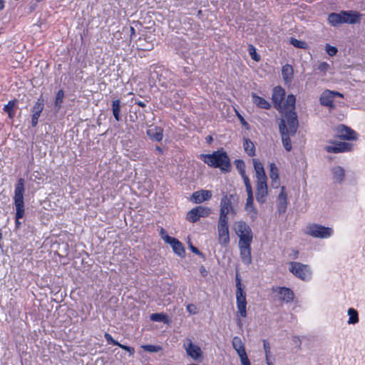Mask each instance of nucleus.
I'll list each match as a JSON object with an SVG mask.
<instances>
[{"instance_id": "nucleus-1", "label": "nucleus", "mask_w": 365, "mask_h": 365, "mask_svg": "<svg viewBox=\"0 0 365 365\" xmlns=\"http://www.w3.org/2000/svg\"><path fill=\"white\" fill-rule=\"evenodd\" d=\"M284 95V90L280 86H276L273 89L272 99L275 108L282 114L279 125V132L284 148L290 151L292 150L290 137L295 135L298 127L297 117L294 112L296 98L292 94L288 95L282 104Z\"/></svg>"}, {"instance_id": "nucleus-2", "label": "nucleus", "mask_w": 365, "mask_h": 365, "mask_svg": "<svg viewBox=\"0 0 365 365\" xmlns=\"http://www.w3.org/2000/svg\"><path fill=\"white\" fill-rule=\"evenodd\" d=\"M234 230L239 237L238 247L242 262L250 265L252 263L251 244L253 240V233L250 227L244 221L235 222Z\"/></svg>"}, {"instance_id": "nucleus-3", "label": "nucleus", "mask_w": 365, "mask_h": 365, "mask_svg": "<svg viewBox=\"0 0 365 365\" xmlns=\"http://www.w3.org/2000/svg\"><path fill=\"white\" fill-rule=\"evenodd\" d=\"M252 163L256 173V198L258 202L262 204L268 195L267 178L262 163L257 159H253Z\"/></svg>"}, {"instance_id": "nucleus-4", "label": "nucleus", "mask_w": 365, "mask_h": 365, "mask_svg": "<svg viewBox=\"0 0 365 365\" xmlns=\"http://www.w3.org/2000/svg\"><path fill=\"white\" fill-rule=\"evenodd\" d=\"M200 158L210 167L219 168L226 172L230 169V158L222 150H218L212 154H201Z\"/></svg>"}, {"instance_id": "nucleus-5", "label": "nucleus", "mask_w": 365, "mask_h": 365, "mask_svg": "<svg viewBox=\"0 0 365 365\" xmlns=\"http://www.w3.org/2000/svg\"><path fill=\"white\" fill-rule=\"evenodd\" d=\"M239 210V197L237 195L224 194L220 200L218 219L229 220L228 215L235 216Z\"/></svg>"}, {"instance_id": "nucleus-6", "label": "nucleus", "mask_w": 365, "mask_h": 365, "mask_svg": "<svg viewBox=\"0 0 365 365\" xmlns=\"http://www.w3.org/2000/svg\"><path fill=\"white\" fill-rule=\"evenodd\" d=\"M304 233L313 237L328 238L332 235L333 230L331 227L313 223L306 227Z\"/></svg>"}, {"instance_id": "nucleus-7", "label": "nucleus", "mask_w": 365, "mask_h": 365, "mask_svg": "<svg viewBox=\"0 0 365 365\" xmlns=\"http://www.w3.org/2000/svg\"><path fill=\"white\" fill-rule=\"evenodd\" d=\"M217 230L218 242L223 247L227 246L230 241L229 220L218 219Z\"/></svg>"}, {"instance_id": "nucleus-8", "label": "nucleus", "mask_w": 365, "mask_h": 365, "mask_svg": "<svg viewBox=\"0 0 365 365\" xmlns=\"http://www.w3.org/2000/svg\"><path fill=\"white\" fill-rule=\"evenodd\" d=\"M289 270L296 277L302 280H308L311 278L312 272L308 265L303 264L300 262H289Z\"/></svg>"}, {"instance_id": "nucleus-9", "label": "nucleus", "mask_w": 365, "mask_h": 365, "mask_svg": "<svg viewBox=\"0 0 365 365\" xmlns=\"http://www.w3.org/2000/svg\"><path fill=\"white\" fill-rule=\"evenodd\" d=\"M212 212L210 207L205 206H197L192 208L187 214V219L191 222H195L200 220V217H206Z\"/></svg>"}, {"instance_id": "nucleus-10", "label": "nucleus", "mask_w": 365, "mask_h": 365, "mask_svg": "<svg viewBox=\"0 0 365 365\" xmlns=\"http://www.w3.org/2000/svg\"><path fill=\"white\" fill-rule=\"evenodd\" d=\"M183 348L187 354L194 360L199 359L202 354L200 347L192 343L190 339H186L183 342Z\"/></svg>"}, {"instance_id": "nucleus-11", "label": "nucleus", "mask_w": 365, "mask_h": 365, "mask_svg": "<svg viewBox=\"0 0 365 365\" xmlns=\"http://www.w3.org/2000/svg\"><path fill=\"white\" fill-rule=\"evenodd\" d=\"M237 313L243 318L247 317L246 293L244 291L236 292Z\"/></svg>"}, {"instance_id": "nucleus-12", "label": "nucleus", "mask_w": 365, "mask_h": 365, "mask_svg": "<svg viewBox=\"0 0 365 365\" xmlns=\"http://www.w3.org/2000/svg\"><path fill=\"white\" fill-rule=\"evenodd\" d=\"M351 147L352 144L351 143L345 142H339L326 146L325 150L328 153H338L349 151L351 150Z\"/></svg>"}, {"instance_id": "nucleus-13", "label": "nucleus", "mask_w": 365, "mask_h": 365, "mask_svg": "<svg viewBox=\"0 0 365 365\" xmlns=\"http://www.w3.org/2000/svg\"><path fill=\"white\" fill-rule=\"evenodd\" d=\"M273 291L277 294L280 301L288 303L294 299V293L289 288L277 287L273 288Z\"/></svg>"}, {"instance_id": "nucleus-14", "label": "nucleus", "mask_w": 365, "mask_h": 365, "mask_svg": "<svg viewBox=\"0 0 365 365\" xmlns=\"http://www.w3.org/2000/svg\"><path fill=\"white\" fill-rule=\"evenodd\" d=\"M342 16L343 24H354L360 22L361 14L356 11H344Z\"/></svg>"}, {"instance_id": "nucleus-15", "label": "nucleus", "mask_w": 365, "mask_h": 365, "mask_svg": "<svg viewBox=\"0 0 365 365\" xmlns=\"http://www.w3.org/2000/svg\"><path fill=\"white\" fill-rule=\"evenodd\" d=\"M43 107L44 104L43 100L38 98V101L35 103L31 110V125L33 127L36 126V125L38 124V118L41 115Z\"/></svg>"}, {"instance_id": "nucleus-16", "label": "nucleus", "mask_w": 365, "mask_h": 365, "mask_svg": "<svg viewBox=\"0 0 365 365\" xmlns=\"http://www.w3.org/2000/svg\"><path fill=\"white\" fill-rule=\"evenodd\" d=\"M287 207V194L284 186L277 197V209L279 213H284Z\"/></svg>"}, {"instance_id": "nucleus-17", "label": "nucleus", "mask_w": 365, "mask_h": 365, "mask_svg": "<svg viewBox=\"0 0 365 365\" xmlns=\"http://www.w3.org/2000/svg\"><path fill=\"white\" fill-rule=\"evenodd\" d=\"M212 195L210 190H201L193 192L191 199L195 203H202L205 200H210Z\"/></svg>"}, {"instance_id": "nucleus-18", "label": "nucleus", "mask_w": 365, "mask_h": 365, "mask_svg": "<svg viewBox=\"0 0 365 365\" xmlns=\"http://www.w3.org/2000/svg\"><path fill=\"white\" fill-rule=\"evenodd\" d=\"M232 346L237 351L240 359L247 357L244 344L240 337L236 336L232 339Z\"/></svg>"}, {"instance_id": "nucleus-19", "label": "nucleus", "mask_w": 365, "mask_h": 365, "mask_svg": "<svg viewBox=\"0 0 365 365\" xmlns=\"http://www.w3.org/2000/svg\"><path fill=\"white\" fill-rule=\"evenodd\" d=\"M253 201V192H248L245 209L250 217L254 220L257 217V212L254 207Z\"/></svg>"}, {"instance_id": "nucleus-20", "label": "nucleus", "mask_w": 365, "mask_h": 365, "mask_svg": "<svg viewBox=\"0 0 365 365\" xmlns=\"http://www.w3.org/2000/svg\"><path fill=\"white\" fill-rule=\"evenodd\" d=\"M337 130L339 133V136L342 139L355 140L356 138V133L351 128L344 125H340L338 127Z\"/></svg>"}, {"instance_id": "nucleus-21", "label": "nucleus", "mask_w": 365, "mask_h": 365, "mask_svg": "<svg viewBox=\"0 0 365 365\" xmlns=\"http://www.w3.org/2000/svg\"><path fill=\"white\" fill-rule=\"evenodd\" d=\"M14 205L17 211V217L22 218L24 215V195L14 193Z\"/></svg>"}, {"instance_id": "nucleus-22", "label": "nucleus", "mask_w": 365, "mask_h": 365, "mask_svg": "<svg viewBox=\"0 0 365 365\" xmlns=\"http://www.w3.org/2000/svg\"><path fill=\"white\" fill-rule=\"evenodd\" d=\"M147 135L152 140L160 141L163 139V129L160 127L151 125L147 130Z\"/></svg>"}, {"instance_id": "nucleus-23", "label": "nucleus", "mask_w": 365, "mask_h": 365, "mask_svg": "<svg viewBox=\"0 0 365 365\" xmlns=\"http://www.w3.org/2000/svg\"><path fill=\"white\" fill-rule=\"evenodd\" d=\"M331 178L335 183H341L345 177V170L341 166H334L331 169Z\"/></svg>"}, {"instance_id": "nucleus-24", "label": "nucleus", "mask_w": 365, "mask_h": 365, "mask_svg": "<svg viewBox=\"0 0 365 365\" xmlns=\"http://www.w3.org/2000/svg\"><path fill=\"white\" fill-rule=\"evenodd\" d=\"M334 93L329 90L324 91L319 98L320 103L328 107H333Z\"/></svg>"}, {"instance_id": "nucleus-25", "label": "nucleus", "mask_w": 365, "mask_h": 365, "mask_svg": "<svg viewBox=\"0 0 365 365\" xmlns=\"http://www.w3.org/2000/svg\"><path fill=\"white\" fill-rule=\"evenodd\" d=\"M104 336H105L108 344L116 345V346L120 347L121 349L129 352L130 355H131V356L134 354L135 350L133 347L120 344L118 341H115L112 337V336L108 333H105Z\"/></svg>"}, {"instance_id": "nucleus-26", "label": "nucleus", "mask_w": 365, "mask_h": 365, "mask_svg": "<svg viewBox=\"0 0 365 365\" xmlns=\"http://www.w3.org/2000/svg\"><path fill=\"white\" fill-rule=\"evenodd\" d=\"M170 242L168 244H170L173 248V250L178 255L182 257L185 255V249L182 246V244L176 238H168Z\"/></svg>"}, {"instance_id": "nucleus-27", "label": "nucleus", "mask_w": 365, "mask_h": 365, "mask_svg": "<svg viewBox=\"0 0 365 365\" xmlns=\"http://www.w3.org/2000/svg\"><path fill=\"white\" fill-rule=\"evenodd\" d=\"M138 49L142 51H150L154 48V43L147 37H140L136 42Z\"/></svg>"}, {"instance_id": "nucleus-28", "label": "nucleus", "mask_w": 365, "mask_h": 365, "mask_svg": "<svg viewBox=\"0 0 365 365\" xmlns=\"http://www.w3.org/2000/svg\"><path fill=\"white\" fill-rule=\"evenodd\" d=\"M294 70L292 66L284 65L282 68V76L286 83H290L293 79Z\"/></svg>"}, {"instance_id": "nucleus-29", "label": "nucleus", "mask_w": 365, "mask_h": 365, "mask_svg": "<svg viewBox=\"0 0 365 365\" xmlns=\"http://www.w3.org/2000/svg\"><path fill=\"white\" fill-rule=\"evenodd\" d=\"M252 100L253 103L260 108L269 109L271 106L267 101L255 93L252 94Z\"/></svg>"}, {"instance_id": "nucleus-30", "label": "nucleus", "mask_w": 365, "mask_h": 365, "mask_svg": "<svg viewBox=\"0 0 365 365\" xmlns=\"http://www.w3.org/2000/svg\"><path fill=\"white\" fill-rule=\"evenodd\" d=\"M328 21L334 26L343 24L342 11L340 13L330 14L328 16Z\"/></svg>"}, {"instance_id": "nucleus-31", "label": "nucleus", "mask_w": 365, "mask_h": 365, "mask_svg": "<svg viewBox=\"0 0 365 365\" xmlns=\"http://www.w3.org/2000/svg\"><path fill=\"white\" fill-rule=\"evenodd\" d=\"M17 101L13 100L9 101V103L4 106V110L8 113L10 119H13L15 116V108L16 107Z\"/></svg>"}, {"instance_id": "nucleus-32", "label": "nucleus", "mask_w": 365, "mask_h": 365, "mask_svg": "<svg viewBox=\"0 0 365 365\" xmlns=\"http://www.w3.org/2000/svg\"><path fill=\"white\" fill-rule=\"evenodd\" d=\"M243 148L245 151L251 157L255 155V147L254 143L248 138L244 139Z\"/></svg>"}, {"instance_id": "nucleus-33", "label": "nucleus", "mask_w": 365, "mask_h": 365, "mask_svg": "<svg viewBox=\"0 0 365 365\" xmlns=\"http://www.w3.org/2000/svg\"><path fill=\"white\" fill-rule=\"evenodd\" d=\"M112 111L113 115L115 120L119 121L120 120V100H115L112 103Z\"/></svg>"}, {"instance_id": "nucleus-34", "label": "nucleus", "mask_w": 365, "mask_h": 365, "mask_svg": "<svg viewBox=\"0 0 365 365\" xmlns=\"http://www.w3.org/2000/svg\"><path fill=\"white\" fill-rule=\"evenodd\" d=\"M63 97H64V92L63 90H59L57 93H56V98H55V108H56L57 110H58L61 107V104L63 103Z\"/></svg>"}, {"instance_id": "nucleus-35", "label": "nucleus", "mask_w": 365, "mask_h": 365, "mask_svg": "<svg viewBox=\"0 0 365 365\" xmlns=\"http://www.w3.org/2000/svg\"><path fill=\"white\" fill-rule=\"evenodd\" d=\"M348 314L349 316V319L348 321L349 324H356L358 322V321H359L358 313L355 309H354L352 308H349L348 309Z\"/></svg>"}, {"instance_id": "nucleus-36", "label": "nucleus", "mask_w": 365, "mask_h": 365, "mask_svg": "<svg viewBox=\"0 0 365 365\" xmlns=\"http://www.w3.org/2000/svg\"><path fill=\"white\" fill-rule=\"evenodd\" d=\"M240 175H242V178H243V180H244L245 185V188H246V192H247V193H248V192H252V185H251V183H250V179H249V178L247 176V175L245 174V170H242L240 171Z\"/></svg>"}, {"instance_id": "nucleus-37", "label": "nucleus", "mask_w": 365, "mask_h": 365, "mask_svg": "<svg viewBox=\"0 0 365 365\" xmlns=\"http://www.w3.org/2000/svg\"><path fill=\"white\" fill-rule=\"evenodd\" d=\"M290 43L296 48H307V44L306 42L297 40V38H291Z\"/></svg>"}, {"instance_id": "nucleus-38", "label": "nucleus", "mask_w": 365, "mask_h": 365, "mask_svg": "<svg viewBox=\"0 0 365 365\" xmlns=\"http://www.w3.org/2000/svg\"><path fill=\"white\" fill-rule=\"evenodd\" d=\"M24 180L22 178H20L18 180L17 184L16 185L14 193L24 195Z\"/></svg>"}, {"instance_id": "nucleus-39", "label": "nucleus", "mask_w": 365, "mask_h": 365, "mask_svg": "<svg viewBox=\"0 0 365 365\" xmlns=\"http://www.w3.org/2000/svg\"><path fill=\"white\" fill-rule=\"evenodd\" d=\"M269 170V177L271 179H277L279 178V170L277 167L274 163H271Z\"/></svg>"}, {"instance_id": "nucleus-40", "label": "nucleus", "mask_w": 365, "mask_h": 365, "mask_svg": "<svg viewBox=\"0 0 365 365\" xmlns=\"http://www.w3.org/2000/svg\"><path fill=\"white\" fill-rule=\"evenodd\" d=\"M141 348L148 352H158L162 349V348L159 346H154V345H143Z\"/></svg>"}, {"instance_id": "nucleus-41", "label": "nucleus", "mask_w": 365, "mask_h": 365, "mask_svg": "<svg viewBox=\"0 0 365 365\" xmlns=\"http://www.w3.org/2000/svg\"><path fill=\"white\" fill-rule=\"evenodd\" d=\"M249 54L252 57V58L255 61H259L260 60L259 56L257 53L256 49L254 46L250 45L248 48Z\"/></svg>"}, {"instance_id": "nucleus-42", "label": "nucleus", "mask_w": 365, "mask_h": 365, "mask_svg": "<svg viewBox=\"0 0 365 365\" xmlns=\"http://www.w3.org/2000/svg\"><path fill=\"white\" fill-rule=\"evenodd\" d=\"M150 319L153 322H166L167 317L165 314L156 313L151 314Z\"/></svg>"}, {"instance_id": "nucleus-43", "label": "nucleus", "mask_w": 365, "mask_h": 365, "mask_svg": "<svg viewBox=\"0 0 365 365\" xmlns=\"http://www.w3.org/2000/svg\"><path fill=\"white\" fill-rule=\"evenodd\" d=\"M263 347L265 352V358H269L271 354V347L266 340H263Z\"/></svg>"}, {"instance_id": "nucleus-44", "label": "nucleus", "mask_w": 365, "mask_h": 365, "mask_svg": "<svg viewBox=\"0 0 365 365\" xmlns=\"http://www.w3.org/2000/svg\"><path fill=\"white\" fill-rule=\"evenodd\" d=\"M326 51L327 53L331 56H335L337 53V48L336 47L331 46L330 45H327L326 46Z\"/></svg>"}, {"instance_id": "nucleus-45", "label": "nucleus", "mask_w": 365, "mask_h": 365, "mask_svg": "<svg viewBox=\"0 0 365 365\" xmlns=\"http://www.w3.org/2000/svg\"><path fill=\"white\" fill-rule=\"evenodd\" d=\"M160 235L161 237V238L166 242V243H168L170 242V240H168V238H173L172 237H170L166 231L165 230V229L163 228H161L160 230Z\"/></svg>"}, {"instance_id": "nucleus-46", "label": "nucleus", "mask_w": 365, "mask_h": 365, "mask_svg": "<svg viewBox=\"0 0 365 365\" xmlns=\"http://www.w3.org/2000/svg\"><path fill=\"white\" fill-rule=\"evenodd\" d=\"M329 68V65L327 62H322L318 66V69L323 73H326Z\"/></svg>"}, {"instance_id": "nucleus-47", "label": "nucleus", "mask_w": 365, "mask_h": 365, "mask_svg": "<svg viewBox=\"0 0 365 365\" xmlns=\"http://www.w3.org/2000/svg\"><path fill=\"white\" fill-rule=\"evenodd\" d=\"M187 311L191 314H197V307L194 304H188L187 306Z\"/></svg>"}, {"instance_id": "nucleus-48", "label": "nucleus", "mask_w": 365, "mask_h": 365, "mask_svg": "<svg viewBox=\"0 0 365 365\" xmlns=\"http://www.w3.org/2000/svg\"><path fill=\"white\" fill-rule=\"evenodd\" d=\"M236 287H237L236 292L244 291L242 289V284H241V281H240V279L239 277V274L237 273L236 274Z\"/></svg>"}, {"instance_id": "nucleus-49", "label": "nucleus", "mask_w": 365, "mask_h": 365, "mask_svg": "<svg viewBox=\"0 0 365 365\" xmlns=\"http://www.w3.org/2000/svg\"><path fill=\"white\" fill-rule=\"evenodd\" d=\"M271 180H272L271 186L273 188H278L280 186V181H279V178L271 179Z\"/></svg>"}, {"instance_id": "nucleus-50", "label": "nucleus", "mask_w": 365, "mask_h": 365, "mask_svg": "<svg viewBox=\"0 0 365 365\" xmlns=\"http://www.w3.org/2000/svg\"><path fill=\"white\" fill-rule=\"evenodd\" d=\"M190 249L192 250V252L195 253L198 255H202V253L198 250V249L192 245H190Z\"/></svg>"}, {"instance_id": "nucleus-51", "label": "nucleus", "mask_w": 365, "mask_h": 365, "mask_svg": "<svg viewBox=\"0 0 365 365\" xmlns=\"http://www.w3.org/2000/svg\"><path fill=\"white\" fill-rule=\"evenodd\" d=\"M237 167L239 168L240 170V172L242 170H245V164L243 163V161L242 160H238L237 163Z\"/></svg>"}, {"instance_id": "nucleus-52", "label": "nucleus", "mask_w": 365, "mask_h": 365, "mask_svg": "<svg viewBox=\"0 0 365 365\" xmlns=\"http://www.w3.org/2000/svg\"><path fill=\"white\" fill-rule=\"evenodd\" d=\"M242 365H250V360L248 357L240 359Z\"/></svg>"}, {"instance_id": "nucleus-53", "label": "nucleus", "mask_w": 365, "mask_h": 365, "mask_svg": "<svg viewBox=\"0 0 365 365\" xmlns=\"http://www.w3.org/2000/svg\"><path fill=\"white\" fill-rule=\"evenodd\" d=\"M21 218H18L17 217V211L16 212V226L17 228L20 227L21 223V222L19 221Z\"/></svg>"}, {"instance_id": "nucleus-54", "label": "nucleus", "mask_w": 365, "mask_h": 365, "mask_svg": "<svg viewBox=\"0 0 365 365\" xmlns=\"http://www.w3.org/2000/svg\"><path fill=\"white\" fill-rule=\"evenodd\" d=\"M238 117H239V118H240V120L241 123H242L243 125H245V126H246V127H247V126H248L247 123L245 121V119H244V118H243L240 115H238Z\"/></svg>"}, {"instance_id": "nucleus-55", "label": "nucleus", "mask_w": 365, "mask_h": 365, "mask_svg": "<svg viewBox=\"0 0 365 365\" xmlns=\"http://www.w3.org/2000/svg\"><path fill=\"white\" fill-rule=\"evenodd\" d=\"M332 93H334V98L336 97V96H339V97H341V98H343L344 96L343 94L339 93V92H336V91H332Z\"/></svg>"}, {"instance_id": "nucleus-56", "label": "nucleus", "mask_w": 365, "mask_h": 365, "mask_svg": "<svg viewBox=\"0 0 365 365\" xmlns=\"http://www.w3.org/2000/svg\"><path fill=\"white\" fill-rule=\"evenodd\" d=\"M130 36L132 37L133 36L135 35V29L133 27H130Z\"/></svg>"}, {"instance_id": "nucleus-57", "label": "nucleus", "mask_w": 365, "mask_h": 365, "mask_svg": "<svg viewBox=\"0 0 365 365\" xmlns=\"http://www.w3.org/2000/svg\"><path fill=\"white\" fill-rule=\"evenodd\" d=\"M4 8V1L0 0V10H2Z\"/></svg>"}, {"instance_id": "nucleus-58", "label": "nucleus", "mask_w": 365, "mask_h": 365, "mask_svg": "<svg viewBox=\"0 0 365 365\" xmlns=\"http://www.w3.org/2000/svg\"><path fill=\"white\" fill-rule=\"evenodd\" d=\"M200 271H201V273H202V274L203 276H205V275H206L207 272H206V270L205 269V268H204L203 267H201V268H200Z\"/></svg>"}, {"instance_id": "nucleus-59", "label": "nucleus", "mask_w": 365, "mask_h": 365, "mask_svg": "<svg viewBox=\"0 0 365 365\" xmlns=\"http://www.w3.org/2000/svg\"><path fill=\"white\" fill-rule=\"evenodd\" d=\"M136 103L139 106L143 107V108H144L145 106V104L143 102H142V101H138V102H136Z\"/></svg>"}, {"instance_id": "nucleus-60", "label": "nucleus", "mask_w": 365, "mask_h": 365, "mask_svg": "<svg viewBox=\"0 0 365 365\" xmlns=\"http://www.w3.org/2000/svg\"><path fill=\"white\" fill-rule=\"evenodd\" d=\"M266 364L267 365H273V364L270 361L269 358H265Z\"/></svg>"}, {"instance_id": "nucleus-61", "label": "nucleus", "mask_w": 365, "mask_h": 365, "mask_svg": "<svg viewBox=\"0 0 365 365\" xmlns=\"http://www.w3.org/2000/svg\"><path fill=\"white\" fill-rule=\"evenodd\" d=\"M238 324H239V326H240V327H241V326H242V323H241L240 319H239V320H238Z\"/></svg>"}]
</instances>
